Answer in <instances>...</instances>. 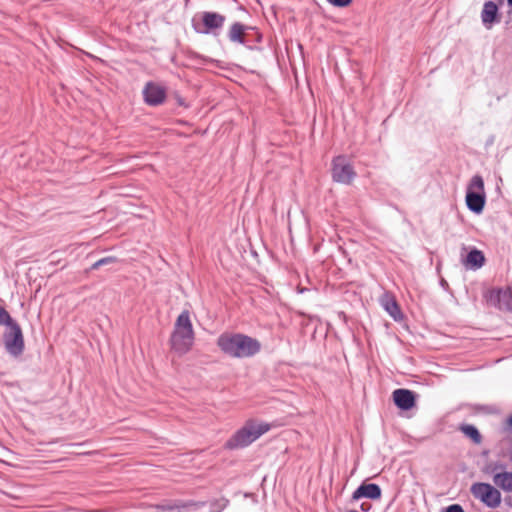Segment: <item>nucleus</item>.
Segmentation results:
<instances>
[{"label": "nucleus", "instance_id": "nucleus-1", "mask_svg": "<svg viewBox=\"0 0 512 512\" xmlns=\"http://www.w3.org/2000/svg\"><path fill=\"white\" fill-rule=\"evenodd\" d=\"M218 347L233 358L253 357L261 350V343L242 333H223L217 339Z\"/></svg>", "mask_w": 512, "mask_h": 512}, {"label": "nucleus", "instance_id": "nucleus-2", "mask_svg": "<svg viewBox=\"0 0 512 512\" xmlns=\"http://www.w3.org/2000/svg\"><path fill=\"white\" fill-rule=\"evenodd\" d=\"M270 428L268 423L250 419L226 441L224 447L229 450L245 448L268 432Z\"/></svg>", "mask_w": 512, "mask_h": 512}, {"label": "nucleus", "instance_id": "nucleus-3", "mask_svg": "<svg viewBox=\"0 0 512 512\" xmlns=\"http://www.w3.org/2000/svg\"><path fill=\"white\" fill-rule=\"evenodd\" d=\"M194 343V331L188 311H183L176 319L171 335V347L179 353H187Z\"/></svg>", "mask_w": 512, "mask_h": 512}, {"label": "nucleus", "instance_id": "nucleus-4", "mask_svg": "<svg viewBox=\"0 0 512 512\" xmlns=\"http://www.w3.org/2000/svg\"><path fill=\"white\" fill-rule=\"evenodd\" d=\"M486 201L484 181L480 175H474L467 187L466 204L470 211L479 214L483 211Z\"/></svg>", "mask_w": 512, "mask_h": 512}, {"label": "nucleus", "instance_id": "nucleus-5", "mask_svg": "<svg viewBox=\"0 0 512 512\" xmlns=\"http://www.w3.org/2000/svg\"><path fill=\"white\" fill-rule=\"evenodd\" d=\"M3 342L6 352L17 358L22 355L25 349L24 337L19 324L7 328L3 334Z\"/></svg>", "mask_w": 512, "mask_h": 512}, {"label": "nucleus", "instance_id": "nucleus-6", "mask_svg": "<svg viewBox=\"0 0 512 512\" xmlns=\"http://www.w3.org/2000/svg\"><path fill=\"white\" fill-rule=\"evenodd\" d=\"M471 493L490 508H496L501 503V493L489 483H474L471 486Z\"/></svg>", "mask_w": 512, "mask_h": 512}, {"label": "nucleus", "instance_id": "nucleus-7", "mask_svg": "<svg viewBox=\"0 0 512 512\" xmlns=\"http://www.w3.org/2000/svg\"><path fill=\"white\" fill-rule=\"evenodd\" d=\"M356 172L345 156H337L332 161V178L335 182L349 185L355 179Z\"/></svg>", "mask_w": 512, "mask_h": 512}, {"label": "nucleus", "instance_id": "nucleus-8", "mask_svg": "<svg viewBox=\"0 0 512 512\" xmlns=\"http://www.w3.org/2000/svg\"><path fill=\"white\" fill-rule=\"evenodd\" d=\"M226 18L224 15L217 12H203L202 25L194 24V29L200 34L218 35L219 31L223 28Z\"/></svg>", "mask_w": 512, "mask_h": 512}, {"label": "nucleus", "instance_id": "nucleus-9", "mask_svg": "<svg viewBox=\"0 0 512 512\" xmlns=\"http://www.w3.org/2000/svg\"><path fill=\"white\" fill-rule=\"evenodd\" d=\"M254 30V27L244 25L240 22H235L229 29L228 38L233 43H239L250 48L251 40L249 39V31Z\"/></svg>", "mask_w": 512, "mask_h": 512}, {"label": "nucleus", "instance_id": "nucleus-10", "mask_svg": "<svg viewBox=\"0 0 512 512\" xmlns=\"http://www.w3.org/2000/svg\"><path fill=\"white\" fill-rule=\"evenodd\" d=\"M143 95L146 103L152 106H157L163 103L166 98L165 89L152 82L146 84L143 90Z\"/></svg>", "mask_w": 512, "mask_h": 512}, {"label": "nucleus", "instance_id": "nucleus-11", "mask_svg": "<svg viewBox=\"0 0 512 512\" xmlns=\"http://www.w3.org/2000/svg\"><path fill=\"white\" fill-rule=\"evenodd\" d=\"M381 497V488L378 484L375 483H363L361 484L352 494L351 501H357L361 498H368L371 500H376Z\"/></svg>", "mask_w": 512, "mask_h": 512}, {"label": "nucleus", "instance_id": "nucleus-12", "mask_svg": "<svg viewBox=\"0 0 512 512\" xmlns=\"http://www.w3.org/2000/svg\"><path fill=\"white\" fill-rule=\"evenodd\" d=\"M481 21L483 25L490 29L494 23L500 22L498 6L493 1H486L481 11Z\"/></svg>", "mask_w": 512, "mask_h": 512}, {"label": "nucleus", "instance_id": "nucleus-13", "mask_svg": "<svg viewBox=\"0 0 512 512\" xmlns=\"http://www.w3.org/2000/svg\"><path fill=\"white\" fill-rule=\"evenodd\" d=\"M393 400L400 409L409 410L415 405V394L407 389H396L393 392Z\"/></svg>", "mask_w": 512, "mask_h": 512}, {"label": "nucleus", "instance_id": "nucleus-14", "mask_svg": "<svg viewBox=\"0 0 512 512\" xmlns=\"http://www.w3.org/2000/svg\"><path fill=\"white\" fill-rule=\"evenodd\" d=\"M485 263V256L482 251L473 248L466 256L463 264L466 268L477 270L481 268Z\"/></svg>", "mask_w": 512, "mask_h": 512}, {"label": "nucleus", "instance_id": "nucleus-15", "mask_svg": "<svg viewBox=\"0 0 512 512\" xmlns=\"http://www.w3.org/2000/svg\"><path fill=\"white\" fill-rule=\"evenodd\" d=\"M493 483L503 491L512 493V472L504 471L494 474Z\"/></svg>", "mask_w": 512, "mask_h": 512}, {"label": "nucleus", "instance_id": "nucleus-16", "mask_svg": "<svg viewBox=\"0 0 512 512\" xmlns=\"http://www.w3.org/2000/svg\"><path fill=\"white\" fill-rule=\"evenodd\" d=\"M382 305H383L384 309L389 313V315L394 320L397 321L402 318V313L400 311V308L394 299H392V298L386 299L382 302Z\"/></svg>", "mask_w": 512, "mask_h": 512}, {"label": "nucleus", "instance_id": "nucleus-17", "mask_svg": "<svg viewBox=\"0 0 512 512\" xmlns=\"http://www.w3.org/2000/svg\"><path fill=\"white\" fill-rule=\"evenodd\" d=\"M461 431L469 437L475 444H479L482 440L481 434L478 429L473 425H463Z\"/></svg>", "mask_w": 512, "mask_h": 512}, {"label": "nucleus", "instance_id": "nucleus-18", "mask_svg": "<svg viewBox=\"0 0 512 512\" xmlns=\"http://www.w3.org/2000/svg\"><path fill=\"white\" fill-rule=\"evenodd\" d=\"M500 308L512 311V291L499 293L498 295Z\"/></svg>", "mask_w": 512, "mask_h": 512}, {"label": "nucleus", "instance_id": "nucleus-19", "mask_svg": "<svg viewBox=\"0 0 512 512\" xmlns=\"http://www.w3.org/2000/svg\"><path fill=\"white\" fill-rule=\"evenodd\" d=\"M18 324L13 318L10 316V314L7 312V310L0 306V325H6L7 328H10L12 325Z\"/></svg>", "mask_w": 512, "mask_h": 512}, {"label": "nucleus", "instance_id": "nucleus-20", "mask_svg": "<svg viewBox=\"0 0 512 512\" xmlns=\"http://www.w3.org/2000/svg\"><path fill=\"white\" fill-rule=\"evenodd\" d=\"M115 257H112V256H108V257H104V258H101L100 260L96 261L92 266H91V269L92 270H95V269H98L99 267L101 266H104V265H107V264H110V263H113L115 262Z\"/></svg>", "mask_w": 512, "mask_h": 512}, {"label": "nucleus", "instance_id": "nucleus-21", "mask_svg": "<svg viewBox=\"0 0 512 512\" xmlns=\"http://www.w3.org/2000/svg\"><path fill=\"white\" fill-rule=\"evenodd\" d=\"M326 1L335 7H346L352 2V0H326Z\"/></svg>", "mask_w": 512, "mask_h": 512}, {"label": "nucleus", "instance_id": "nucleus-22", "mask_svg": "<svg viewBox=\"0 0 512 512\" xmlns=\"http://www.w3.org/2000/svg\"><path fill=\"white\" fill-rule=\"evenodd\" d=\"M445 512H464V509L459 504H452L446 508Z\"/></svg>", "mask_w": 512, "mask_h": 512}, {"label": "nucleus", "instance_id": "nucleus-23", "mask_svg": "<svg viewBox=\"0 0 512 512\" xmlns=\"http://www.w3.org/2000/svg\"><path fill=\"white\" fill-rule=\"evenodd\" d=\"M360 508L362 512H368L371 509V505L369 503H362Z\"/></svg>", "mask_w": 512, "mask_h": 512}, {"label": "nucleus", "instance_id": "nucleus-24", "mask_svg": "<svg viewBox=\"0 0 512 512\" xmlns=\"http://www.w3.org/2000/svg\"><path fill=\"white\" fill-rule=\"evenodd\" d=\"M507 425L512 428V414L507 419Z\"/></svg>", "mask_w": 512, "mask_h": 512}, {"label": "nucleus", "instance_id": "nucleus-25", "mask_svg": "<svg viewBox=\"0 0 512 512\" xmlns=\"http://www.w3.org/2000/svg\"><path fill=\"white\" fill-rule=\"evenodd\" d=\"M261 39H262V36H261V34H259V33H256V38H255V41H257V42H260V41H261Z\"/></svg>", "mask_w": 512, "mask_h": 512}, {"label": "nucleus", "instance_id": "nucleus-26", "mask_svg": "<svg viewBox=\"0 0 512 512\" xmlns=\"http://www.w3.org/2000/svg\"><path fill=\"white\" fill-rule=\"evenodd\" d=\"M509 6H512V0H507Z\"/></svg>", "mask_w": 512, "mask_h": 512}, {"label": "nucleus", "instance_id": "nucleus-27", "mask_svg": "<svg viewBox=\"0 0 512 512\" xmlns=\"http://www.w3.org/2000/svg\"><path fill=\"white\" fill-rule=\"evenodd\" d=\"M349 512H358L357 510H350Z\"/></svg>", "mask_w": 512, "mask_h": 512}]
</instances>
